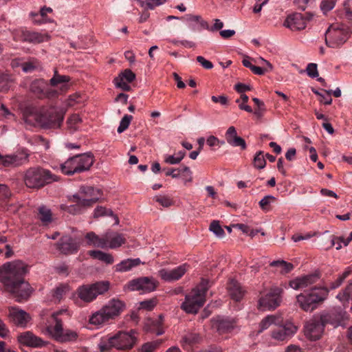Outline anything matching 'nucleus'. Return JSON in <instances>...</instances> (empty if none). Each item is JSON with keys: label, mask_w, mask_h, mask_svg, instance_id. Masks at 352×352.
<instances>
[{"label": "nucleus", "mask_w": 352, "mask_h": 352, "mask_svg": "<svg viewBox=\"0 0 352 352\" xmlns=\"http://www.w3.org/2000/svg\"><path fill=\"white\" fill-rule=\"evenodd\" d=\"M197 60L205 69H212L213 67V64L212 63V62L206 60L205 58H204L201 56H198L197 57Z\"/></svg>", "instance_id": "63"}, {"label": "nucleus", "mask_w": 352, "mask_h": 352, "mask_svg": "<svg viewBox=\"0 0 352 352\" xmlns=\"http://www.w3.org/2000/svg\"><path fill=\"white\" fill-rule=\"evenodd\" d=\"M182 19L188 23L189 27L195 29L194 24L197 23L199 25V29H206L208 30L209 28V25L207 21L202 19L200 15H193V14H186L182 17Z\"/></svg>", "instance_id": "35"}, {"label": "nucleus", "mask_w": 352, "mask_h": 352, "mask_svg": "<svg viewBox=\"0 0 352 352\" xmlns=\"http://www.w3.org/2000/svg\"><path fill=\"white\" fill-rule=\"evenodd\" d=\"M52 9L51 8L43 7L40 10L39 13L31 12V16H37L41 18L45 23L52 22V21L47 17V13H52Z\"/></svg>", "instance_id": "52"}, {"label": "nucleus", "mask_w": 352, "mask_h": 352, "mask_svg": "<svg viewBox=\"0 0 352 352\" xmlns=\"http://www.w3.org/2000/svg\"><path fill=\"white\" fill-rule=\"evenodd\" d=\"M283 289L279 287L271 288L265 296H261L258 302V309L262 310H272L278 307L281 302Z\"/></svg>", "instance_id": "14"}, {"label": "nucleus", "mask_w": 352, "mask_h": 352, "mask_svg": "<svg viewBox=\"0 0 352 352\" xmlns=\"http://www.w3.org/2000/svg\"><path fill=\"white\" fill-rule=\"evenodd\" d=\"M280 316L278 315H268L265 317L258 324V333H262L272 324H280Z\"/></svg>", "instance_id": "37"}, {"label": "nucleus", "mask_w": 352, "mask_h": 352, "mask_svg": "<svg viewBox=\"0 0 352 352\" xmlns=\"http://www.w3.org/2000/svg\"><path fill=\"white\" fill-rule=\"evenodd\" d=\"M84 101V96L76 92L69 96L68 98L65 100V104L67 107H76L82 104Z\"/></svg>", "instance_id": "43"}, {"label": "nucleus", "mask_w": 352, "mask_h": 352, "mask_svg": "<svg viewBox=\"0 0 352 352\" xmlns=\"http://www.w3.org/2000/svg\"><path fill=\"white\" fill-rule=\"evenodd\" d=\"M8 318L11 322L17 327H25L31 320V316L24 310L16 307H10L8 309Z\"/></svg>", "instance_id": "22"}, {"label": "nucleus", "mask_w": 352, "mask_h": 352, "mask_svg": "<svg viewBox=\"0 0 352 352\" xmlns=\"http://www.w3.org/2000/svg\"><path fill=\"white\" fill-rule=\"evenodd\" d=\"M82 120L78 114H73L69 118L67 123L68 127L70 129L73 131H76L78 129V124H80Z\"/></svg>", "instance_id": "55"}, {"label": "nucleus", "mask_w": 352, "mask_h": 352, "mask_svg": "<svg viewBox=\"0 0 352 352\" xmlns=\"http://www.w3.org/2000/svg\"><path fill=\"white\" fill-rule=\"evenodd\" d=\"M329 289L325 287H313L308 293L297 296L299 307L305 311H311L317 307L318 303L323 302L328 296Z\"/></svg>", "instance_id": "8"}, {"label": "nucleus", "mask_w": 352, "mask_h": 352, "mask_svg": "<svg viewBox=\"0 0 352 352\" xmlns=\"http://www.w3.org/2000/svg\"><path fill=\"white\" fill-rule=\"evenodd\" d=\"M64 119V113L57 111L54 107H51L46 111L39 113H30L25 116V122H32L34 120L35 124L43 129L59 128Z\"/></svg>", "instance_id": "5"}, {"label": "nucleus", "mask_w": 352, "mask_h": 352, "mask_svg": "<svg viewBox=\"0 0 352 352\" xmlns=\"http://www.w3.org/2000/svg\"><path fill=\"white\" fill-rule=\"evenodd\" d=\"M276 327L271 331V337L274 340L283 342L288 340L297 331V327L292 322H283V318L280 317V324H276Z\"/></svg>", "instance_id": "16"}, {"label": "nucleus", "mask_w": 352, "mask_h": 352, "mask_svg": "<svg viewBox=\"0 0 352 352\" xmlns=\"http://www.w3.org/2000/svg\"><path fill=\"white\" fill-rule=\"evenodd\" d=\"M107 248L116 249L122 246L126 242V239L123 234L115 232H106Z\"/></svg>", "instance_id": "28"}, {"label": "nucleus", "mask_w": 352, "mask_h": 352, "mask_svg": "<svg viewBox=\"0 0 352 352\" xmlns=\"http://www.w3.org/2000/svg\"><path fill=\"white\" fill-rule=\"evenodd\" d=\"M16 36V41L33 44H39L48 41L51 38L50 35L47 33H41L27 30L20 31Z\"/></svg>", "instance_id": "21"}, {"label": "nucleus", "mask_w": 352, "mask_h": 352, "mask_svg": "<svg viewBox=\"0 0 352 352\" xmlns=\"http://www.w3.org/2000/svg\"><path fill=\"white\" fill-rule=\"evenodd\" d=\"M135 78V73L131 69H126L115 78L114 83L117 87L120 88L122 90L129 91L131 90V86L129 83L133 82Z\"/></svg>", "instance_id": "25"}, {"label": "nucleus", "mask_w": 352, "mask_h": 352, "mask_svg": "<svg viewBox=\"0 0 352 352\" xmlns=\"http://www.w3.org/2000/svg\"><path fill=\"white\" fill-rule=\"evenodd\" d=\"M69 291V286L66 284H61L56 287L53 291V297L60 301L63 296Z\"/></svg>", "instance_id": "49"}, {"label": "nucleus", "mask_w": 352, "mask_h": 352, "mask_svg": "<svg viewBox=\"0 0 352 352\" xmlns=\"http://www.w3.org/2000/svg\"><path fill=\"white\" fill-rule=\"evenodd\" d=\"M214 325L219 333H226L232 331L235 327V320L233 319L218 317L214 320Z\"/></svg>", "instance_id": "32"}, {"label": "nucleus", "mask_w": 352, "mask_h": 352, "mask_svg": "<svg viewBox=\"0 0 352 352\" xmlns=\"http://www.w3.org/2000/svg\"><path fill=\"white\" fill-rule=\"evenodd\" d=\"M69 200L72 202H75L76 204L70 206L62 204L60 206V209L70 214H77L82 213L87 208L91 207L98 201V197H96L90 199H81L79 195H74L72 198H70Z\"/></svg>", "instance_id": "13"}, {"label": "nucleus", "mask_w": 352, "mask_h": 352, "mask_svg": "<svg viewBox=\"0 0 352 352\" xmlns=\"http://www.w3.org/2000/svg\"><path fill=\"white\" fill-rule=\"evenodd\" d=\"M12 197L10 188L4 184H0V208L8 210V204Z\"/></svg>", "instance_id": "36"}, {"label": "nucleus", "mask_w": 352, "mask_h": 352, "mask_svg": "<svg viewBox=\"0 0 352 352\" xmlns=\"http://www.w3.org/2000/svg\"><path fill=\"white\" fill-rule=\"evenodd\" d=\"M157 305V300L155 298L149 299L147 300L142 301L140 303V309L151 311Z\"/></svg>", "instance_id": "56"}, {"label": "nucleus", "mask_w": 352, "mask_h": 352, "mask_svg": "<svg viewBox=\"0 0 352 352\" xmlns=\"http://www.w3.org/2000/svg\"><path fill=\"white\" fill-rule=\"evenodd\" d=\"M226 139L227 142L232 146H239L241 150H245L247 148L245 140L237 135L236 130L233 126L228 129L226 133Z\"/></svg>", "instance_id": "27"}, {"label": "nucleus", "mask_w": 352, "mask_h": 352, "mask_svg": "<svg viewBox=\"0 0 352 352\" xmlns=\"http://www.w3.org/2000/svg\"><path fill=\"white\" fill-rule=\"evenodd\" d=\"M211 285L207 279L202 278L200 283L185 297L181 308L188 314H197L204 305L206 294Z\"/></svg>", "instance_id": "4"}, {"label": "nucleus", "mask_w": 352, "mask_h": 352, "mask_svg": "<svg viewBox=\"0 0 352 352\" xmlns=\"http://www.w3.org/2000/svg\"><path fill=\"white\" fill-rule=\"evenodd\" d=\"M206 143L209 146L214 147L215 146H220L224 144V142L220 141L217 137L214 135H210L208 138Z\"/></svg>", "instance_id": "62"}, {"label": "nucleus", "mask_w": 352, "mask_h": 352, "mask_svg": "<svg viewBox=\"0 0 352 352\" xmlns=\"http://www.w3.org/2000/svg\"><path fill=\"white\" fill-rule=\"evenodd\" d=\"M104 216L113 217L116 221V224L119 223V219L118 216L115 215L111 209H107L102 206H97L94 212V217L97 219Z\"/></svg>", "instance_id": "44"}, {"label": "nucleus", "mask_w": 352, "mask_h": 352, "mask_svg": "<svg viewBox=\"0 0 352 352\" xmlns=\"http://www.w3.org/2000/svg\"><path fill=\"white\" fill-rule=\"evenodd\" d=\"M306 71L307 75L312 78L318 76L317 64L316 63H309L307 66Z\"/></svg>", "instance_id": "60"}, {"label": "nucleus", "mask_w": 352, "mask_h": 352, "mask_svg": "<svg viewBox=\"0 0 352 352\" xmlns=\"http://www.w3.org/2000/svg\"><path fill=\"white\" fill-rule=\"evenodd\" d=\"M56 247L60 252L63 254H76L80 249V241L69 235H65L58 241Z\"/></svg>", "instance_id": "19"}, {"label": "nucleus", "mask_w": 352, "mask_h": 352, "mask_svg": "<svg viewBox=\"0 0 352 352\" xmlns=\"http://www.w3.org/2000/svg\"><path fill=\"white\" fill-rule=\"evenodd\" d=\"M320 278V273L315 272L314 273L297 277L291 280L289 285L294 289H304L316 283Z\"/></svg>", "instance_id": "23"}, {"label": "nucleus", "mask_w": 352, "mask_h": 352, "mask_svg": "<svg viewBox=\"0 0 352 352\" xmlns=\"http://www.w3.org/2000/svg\"><path fill=\"white\" fill-rule=\"evenodd\" d=\"M275 200L276 198L274 196L267 195L259 201V206L263 210H269V206L270 203Z\"/></svg>", "instance_id": "57"}, {"label": "nucleus", "mask_w": 352, "mask_h": 352, "mask_svg": "<svg viewBox=\"0 0 352 352\" xmlns=\"http://www.w3.org/2000/svg\"><path fill=\"white\" fill-rule=\"evenodd\" d=\"M153 199L165 208H168L174 204L173 199L168 195H157L154 197Z\"/></svg>", "instance_id": "51"}, {"label": "nucleus", "mask_w": 352, "mask_h": 352, "mask_svg": "<svg viewBox=\"0 0 352 352\" xmlns=\"http://www.w3.org/2000/svg\"><path fill=\"white\" fill-rule=\"evenodd\" d=\"M272 267H279L281 268L280 272L282 274H287L290 272L294 269V265L291 263H287L283 260L274 261L270 263Z\"/></svg>", "instance_id": "45"}, {"label": "nucleus", "mask_w": 352, "mask_h": 352, "mask_svg": "<svg viewBox=\"0 0 352 352\" xmlns=\"http://www.w3.org/2000/svg\"><path fill=\"white\" fill-rule=\"evenodd\" d=\"M59 177L41 166L30 167L25 171L23 181L29 188L39 189L59 180Z\"/></svg>", "instance_id": "2"}, {"label": "nucleus", "mask_w": 352, "mask_h": 352, "mask_svg": "<svg viewBox=\"0 0 352 352\" xmlns=\"http://www.w3.org/2000/svg\"><path fill=\"white\" fill-rule=\"evenodd\" d=\"M252 164L254 167L257 169H263L265 167L266 160L263 151H259L255 154Z\"/></svg>", "instance_id": "46"}, {"label": "nucleus", "mask_w": 352, "mask_h": 352, "mask_svg": "<svg viewBox=\"0 0 352 352\" xmlns=\"http://www.w3.org/2000/svg\"><path fill=\"white\" fill-rule=\"evenodd\" d=\"M37 217L43 226H48L53 221L52 212L45 206H41L38 208Z\"/></svg>", "instance_id": "39"}, {"label": "nucleus", "mask_w": 352, "mask_h": 352, "mask_svg": "<svg viewBox=\"0 0 352 352\" xmlns=\"http://www.w3.org/2000/svg\"><path fill=\"white\" fill-rule=\"evenodd\" d=\"M349 32L346 26L333 24L325 33L326 45L332 48L339 47L349 38Z\"/></svg>", "instance_id": "11"}, {"label": "nucleus", "mask_w": 352, "mask_h": 352, "mask_svg": "<svg viewBox=\"0 0 352 352\" xmlns=\"http://www.w3.org/2000/svg\"><path fill=\"white\" fill-rule=\"evenodd\" d=\"M201 341V337L197 333H188L185 334L181 340L182 346L186 350H191L192 346Z\"/></svg>", "instance_id": "33"}, {"label": "nucleus", "mask_w": 352, "mask_h": 352, "mask_svg": "<svg viewBox=\"0 0 352 352\" xmlns=\"http://www.w3.org/2000/svg\"><path fill=\"white\" fill-rule=\"evenodd\" d=\"M79 193L82 195L80 197L81 199H90L98 197L99 199L102 195V191L100 189L88 186H81Z\"/></svg>", "instance_id": "40"}, {"label": "nucleus", "mask_w": 352, "mask_h": 352, "mask_svg": "<svg viewBox=\"0 0 352 352\" xmlns=\"http://www.w3.org/2000/svg\"><path fill=\"white\" fill-rule=\"evenodd\" d=\"M33 140H34V143H36L39 145H43L45 146V149H48L50 147L49 142L41 135L34 136L33 138Z\"/></svg>", "instance_id": "64"}, {"label": "nucleus", "mask_w": 352, "mask_h": 352, "mask_svg": "<svg viewBox=\"0 0 352 352\" xmlns=\"http://www.w3.org/2000/svg\"><path fill=\"white\" fill-rule=\"evenodd\" d=\"M137 332L131 330L129 332L118 331L112 336L103 338L98 344L100 351H109L111 348L118 350H129L133 347L137 342Z\"/></svg>", "instance_id": "3"}, {"label": "nucleus", "mask_w": 352, "mask_h": 352, "mask_svg": "<svg viewBox=\"0 0 352 352\" xmlns=\"http://www.w3.org/2000/svg\"><path fill=\"white\" fill-rule=\"evenodd\" d=\"M227 289L230 298L235 301H240L244 296L245 291L240 283L234 279L230 280Z\"/></svg>", "instance_id": "29"}, {"label": "nucleus", "mask_w": 352, "mask_h": 352, "mask_svg": "<svg viewBox=\"0 0 352 352\" xmlns=\"http://www.w3.org/2000/svg\"><path fill=\"white\" fill-rule=\"evenodd\" d=\"M87 244L89 246L100 248L102 249L107 248L106 232L101 236L97 235L94 232H87L85 235Z\"/></svg>", "instance_id": "31"}, {"label": "nucleus", "mask_w": 352, "mask_h": 352, "mask_svg": "<svg viewBox=\"0 0 352 352\" xmlns=\"http://www.w3.org/2000/svg\"><path fill=\"white\" fill-rule=\"evenodd\" d=\"M88 254L93 258L101 261L106 264H112L114 261L113 256L111 254L100 250H89Z\"/></svg>", "instance_id": "41"}, {"label": "nucleus", "mask_w": 352, "mask_h": 352, "mask_svg": "<svg viewBox=\"0 0 352 352\" xmlns=\"http://www.w3.org/2000/svg\"><path fill=\"white\" fill-rule=\"evenodd\" d=\"M94 162V155L89 152L69 157L60 164V168L63 174L72 175L89 170Z\"/></svg>", "instance_id": "7"}, {"label": "nucleus", "mask_w": 352, "mask_h": 352, "mask_svg": "<svg viewBox=\"0 0 352 352\" xmlns=\"http://www.w3.org/2000/svg\"><path fill=\"white\" fill-rule=\"evenodd\" d=\"M27 272L28 266L21 261L8 262L0 269V282L18 302L26 301L33 291L29 283L24 280Z\"/></svg>", "instance_id": "1"}, {"label": "nucleus", "mask_w": 352, "mask_h": 352, "mask_svg": "<svg viewBox=\"0 0 352 352\" xmlns=\"http://www.w3.org/2000/svg\"><path fill=\"white\" fill-rule=\"evenodd\" d=\"M140 263V258H127L117 264L115 266V270L119 272H127L139 265Z\"/></svg>", "instance_id": "38"}, {"label": "nucleus", "mask_w": 352, "mask_h": 352, "mask_svg": "<svg viewBox=\"0 0 352 352\" xmlns=\"http://www.w3.org/2000/svg\"><path fill=\"white\" fill-rule=\"evenodd\" d=\"M157 282L151 277H140L131 280L129 287L132 291H142L143 293H149L154 291Z\"/></svg>", "instance_id": "20"}, {"label": "nucleus", "mask_w": 352, "mask_h": 352, "mask_svg": "<svg viewBox=\"0 0 352 352\" xmlns=\"http://www.w3.org/2000/svg\"><path fill=\"white\" fill-rule=\"evenodd\" d=\"M312 18L313 14L310 12H306L304 14L294 13L287 17L283 25L292 31L301 30L305 28L307 23Z\"/></svg>", "instance_id": "17"}, {"label": "nucleus", "mask_w": 352, "mask_h": 352, "mask_svg": "<svg viewBox=\"0 0 352 352\" xmlns=\"http://www.w3.org/2000/svg\"><path fill=\"white\" fill-rule=\"evenodd\" d=\"M188 267L187 264H183L171 270L162 269L159 271V274L166 281L177 280L186 272Z\"/></svg>", "instance_id": "26"}, {"label": "nucleus", "mask_w": 352, "mask_h": 352, "mask_svg": "<svg viewBox=\"0 0 352 352\" xmlns=\"http://www.w3.org/2000/svg\"><path fill=\"white\" fill-rule=\"evenodd\" d=\"M351 271L350 270H345L342 274H340L337 278V279L335 281L331 283L329 290L335 289L339 287L342 284L345 278H346L349 276V274H351Z\"/></svg>", "instance_id": "50"}, {"label": "nucleus", "mask_w": 352, "mask_h": 352, "mask_svg": "<svg viewBox=\"0 0 352 352\" xmlns=\"http://www.w3.org/2000/svg\"><path fill=\"white\" fill-rule=\"evenodd\" d=\"M126 308L124 302L118 298H112L108 301L99 311L95 312L89 318V322L98 325L109 320L118 317Z\"/></svg>", "instance_id": "6"}, {"label": "nucleus", "mask_w": 352, "mask_h": 352, "mask_svg": "<svg viewBox=\"0 0 352 352\" xmlns=\"http://www.w3.org/2000/svg\"><path fill=\"white\" fill-rule=\"evenodd\" d=\"M17 340L21 344L34 348L43 347L48 343L40 337L35 336L31 331H25L21 333L18 336Z\"/></svg>", "instance_id": "24"}, {"label": "nucleus", "mask_w": 352, "mask_h": 352, "mask_svg": "<svg viewBox=\"0 0 352 352\" xmlns=\"http://www.w3.org/2000/svg\"><path fill=\"white\" fill-rule=\"evenodd\" d=\"M132 120V116L127 114L124 115L120 122L119 126L118 127V133H121L124 132L125 130H126Z\"/></svg>", "instance_id": "53"}, {"label": "nucleus", "mask_w": 352, "mask_h": 352, "mask_svg": "<svg viewBox=\"0 0 352 352\" xmlns=\"http://www.w3.org/2000/svg\"><path fill=\"white\" fill-rule=\"evenodd\" d=\"M70 80L71 78L69 76L60 75L58 74L57 69H55L54 76L50 80V84L52 87H56L60 85V90L62 92H65L69 88L68 82Z\"/></svg>", "instance_id": "30"}, {"label": "nucleus", "mask_w": 352, "mask_h": 352, "mask_svg": "<svg viewBox=\"0 0 352 352\" xmlns=\"http://www.w3.org/2000/svg\"><path fill=\"white\" fill-rule=\"evenodd\" d=\"M40 67V62L35 58H31L28 61L21 64L24 72H31Z\"/></svg>", "instance_id": "47"}, {"label": "nucleus", "mask_w": 352, "mask_h": 352, "mask_svg": "<svg viewBox=\"0 0 352 352\" xmlns=\"http://www.w3.org/2000/svg\"><path fill=\"white\" fill-rule=\"evenodd\" d=\"M30 153L27 149H22L12 155H2L0 153V168L17 167L29 162Z\"/></svg>", "instance_id": "12"}, {"label": "nucleus", "mask_w": 352, "mask_h": 352, "mask_svg": "<svg viewBox=\"0 0 352 352\" xmlns=\"http://www.w3.org/2000/svg\"><path fill=\"white\" fill-rule=\"evenodd\" d=\"M166 1L167 0H146L145 1L142 2V6H146L148 8L152 10L155 6H160Z\"/></svg>", "instance_id": "61"}, {"label": "nucleus", "mask_w": 352, "mask_h": 352, "mask_svg": "<svg viewBox=\"0 0 352 352\" xmlns=\"http://www.w3.org/2000/svg\"><path fill=\"white\" fill-rule=\"evenodd\" d=\"M324 326L320 317L314 318L306 323L305 326V335L311 340H319L324 332Z\"/></svg>", "instance_id": "18"}, {"label": "nucleus", "mask_w": 352, "mask_h": 352, "mask_svg": "<svg viewBox=\"0 0 352 352\" xmlns=\"http://www.w3.org/2000/svg\"><path fill=\"white\" fill-rule=\"evenodd\" d=\"M162 343V340L148 342L142 345L140 352H153Z\"/></svg>", "instance_id": "48"}, {"label": "nucleus", "mask_w": 352, "mask_h": 352, "mask_svg": "<svg viewBox=\"0 0 352 352\" xmlns=\"http://www.w3.org/2000/svg\"><path fill=\"white\" fill-rule=\"evenodd\" d=\"M320 318L324 325L331 324L337 327L344 324V321L348 319V315L344 311V308L338 307L322 313Z\"/></svg>", "instance_id": "15"}, {"label": "nucleus", "mask_w": 352, "mask_h": 352, "mask_svg": "<svg viewBox=\"0 0 352 352\" xmlns=\"http://www.w3.org/2000/svg\"><path fill=\"white\" fill-rule=\"evenodd\" d=\"M144 329L148 332L155 333L157 336H160L164 333L162 329V316H160L158 319H148L145 323Z\"/></svg>", "instance_id": "34"}, {"label": "nucleus", "mask_w": 352, "mask_h": 352, "mask_svg": "<svg viewBox=\"0 0 352 352\" xmlns=\"http://www.w3.org/2000/svg\"><path fill=\"white\" fill-rule=\"evenodd\" d=\"M47 84L41 79H37L30 85V91L39 98H43V93Z\"/></svg>", "instance_id": "42"}, {"label": "nucleus", "mask_w": 352, "mask_h": 352, "mask_svg": "<svg viewBox=\"0 0 352 352\" xmlns=\"http://www.w3.org/2000/svg\"><path fill=\"white\" fill-rule=\"evenodd\" d=\"M336 0H322L320 3V8L323 13H327L329 11L331 10L335 5Z\"/></svg>", "instance_id": "58"}, {"label": "nucleus", "mask_w": 352, "mask_h": 352, "mask_svg": "<svg viewBox=\"0 0 352 352\" xmlns=\"http://www.w3.org/2000/svg\"><path fill=\"white\" fill-rule=\"evenodd\" d=\"M109 289V281H99L93 284H87L80 286L76 293L78 298L85 302H91L94 300L98 295L107 292Z\"/></svg>", "instance_id": "9"}, {"label": "nucleus", "mask_w": 352, "mask_h": 352, "mask_svg": "<svg viewBox=\"0 0 352 352\" xmlns=\"http://www.w3.org/2000/svg\"><path fill=\"white\" fill-rule=\"evenodd\" d=\"M209 230L215 234L218 237H223L224 236V230L220 226L219 221H212L210 223Z\"/></svg>", "instance_id": "54"}, {"label": "nucleus", "mask_w": 352, "mask_h": 352, "mask_svg": "<svg viewBox=\"0 0 352 352\" xmlns=\"http://www.w3.org/2000/svg\"><path fill=\"white\" fill-rule=\"evenodd\" d=\"M58 312L54 313L52 317L54 318L56 324L54 326H48L47 331L52 338L58 342H68L76 341L78 338V334L76 331L71 329H63V325L61 320L57 318Z\"/></svg>", "instance_id": "10"}, {"label": "nucleus", "mask_w": 352, "mask_h": 352, "mask_svg": "<svg viewBox=\"0 0 352 352\" xmlns=\"http://www.w3.org/2000/svg\"><path fill=\"white\" fill-rule=\"evenodd\" d=\"M179 172H181V175L182 174L185 184L192 181V172L189 167L184 166L181 168V170H179Z\"/></svg>", "instance_id": "59"}]
</instances>
